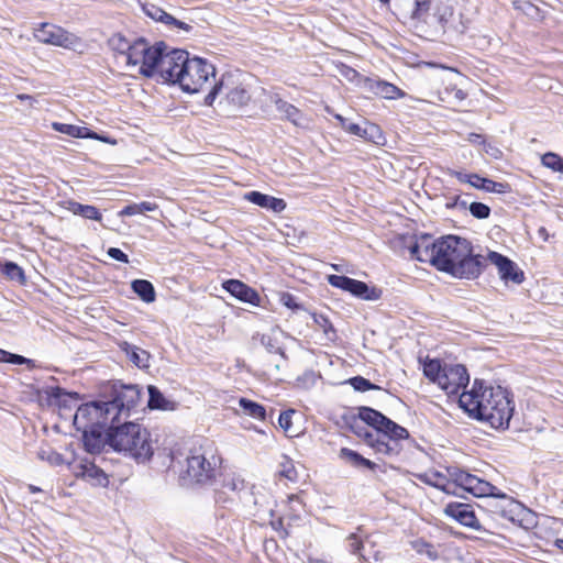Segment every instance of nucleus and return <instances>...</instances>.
I'll list each match as a JSON object with an SVG mask.
<instances>
[{
  "mask_svg": "<svg viewBox=\"0 0 563 563\" xmlns=\"http://www.w3.org/2000/svg\"><path fill=\"white\" fill-rule=\"evenodd\" d=\"M542 165L553 172L563 173V158L555 153L549 152L541 157Z\"/></svg>",
  "mask_w": 563,
  "mask_h": 563,
  "instance_id": "44",
  "label": "nucleus"
},
{
  "mask_svg": "<svg viewBox=\"0 0 563 563\" xmlns=\"http://www.w3.org/2000/svg\"><path fill=\"white\" fill-rule=\"evenodd\" d=\"M11 353L0 349V362L10 363Z\"/></svg>",
  "mask_w": 563,
  "mask_h": 563,
  "instance_id": "60",
  "label": "nucleus"
},
{
  "mask_svg": "<svg viewBox=\"0 0 563 563\" xmlns=\"http://www.w3.org/2000/svg\"><path fill=\"white\" fill-rule=\"evenodd\" d=\"M33 34L38 42L44 44L67 49H77L81 46L80 37L51 23H42L37 29H34Z\"/></svg>",
  "mask_w": 563,
  "mask_h": 563,
  "instance_id": "13",
  "label": "nucleus"
},
{
  "mask_svg": "<svg viewBox=\"0 0 563 563\" xmlns=\"http://www.w3.org/2000/svg\"><path fill=\"white\" fill-rule=\"evenodd\" d=\"M448 473L454 479L456 492L461 488L476 497H500L510 501L505 494L496 493L497 488L494 485L473 474L456 467L449 468Z\"/></svg>",
  "mask_w": 563,
  "mask_h": 563,
  "instance_id": "12",
  "label": "nucleus"
},
{
  "mask_svg": "<svg viewBox=\"0 0 563 563\" xmlns=\"http://www.w3.org/2000/svg\"><path fill=\"white\" fill-rule=\"evenodd\" d=\"M157 209H158L157 203L151 202V201H143L141 203H132V205L125 206L119 212V216L120 217H125V216L130 217V216L143 213V212H147V211H155Z\"/></svg>",
  "mask_w": 563,
  "mask_h": 563,
  "instance_id": "38",
  "label": "nucleus"
},
{
  "mask_svg": "<svg viewBox=\"0 0 563 563\" xmlns=\"http://www.w3.org/2000/svg\"><path fill=\"white\" fill-rule=\"evenodd\" d=\"M110 47L124 55L125 59L129 57V53L132 49V43L121 34H114L109 38Z\"/></svg>",
  "mask_w": 563,
  "mask_h": 563,
  "instance_id": "40",
  "label": "nucleus"
},
{
  "mask_svg": "<svg viewBox=\"0 0 563 563\" xmlns=\"http://www.w3.org/2000/svg\"><path fill=\"white\" fill-rule=\"evenodd\" d=\"M367 87L376 96L389 100H395L405 96V92L397 86L380 79H368Z\"/></svg>",
  "mask_w": 563,
  "mask_h": 563,
  "instance_id": "24",
  "label": "nucleus"
},
{
  "mask_svg": "<svg viewBox=\"0 0 563 563\" xmlns=\"http://www.w3.org/2000/svg\"><path fill=\"white\" fill-rule=\"evenodd\" d=\"M245 481L235 473L225 474L222 479V489L217 493L216 500L225 501L223 495L227 493L238 494L245 488Z\"/></svg>",
  "mask_w": 563,
  "mask_h": 563,
  "instance_id": "26",
  "label": "nucleus"
},
{
  "mask_svg": "<svg viewBox=\"0 0 563 563\" xmlns=\"http://www.w3.org/2000/svg\"><path fill=\"white\" fill-rule=\"evenodd\" d=\"M2 273L11 280L25 282L23 269L13 262H7L2 267Z\"/></svg>",
  "mask_w": 563,
  "mask_h": 563,
  "instance_id": "43",
  "label": "nucleus"
},
{
  "mask_svg": "<svg viewBox=\"0 0 563 563\" xmlns=\"http://www.w3.org/2000/svg\"><path fill=\"white\" fill-rule=\"evenodd\" d=\"M223 288L233 297L238 298L243 302H247L254 306H257L260 303L258 294L253 288L242 283L241 280L229 279L223 283Z\"/></svg>",
  "mask_w": 563,
  "mask_h": 563,
  "instance_id": "21",
  "label": "nucleus"
},
{
  "mask_svg": "<svg viewBox=\"0 0 563 563\" xmlns=\"http://www.w3.org/2000/svg\"><path fill=\"white\" fill-rule=\"evenodd\" d=\"M218 97H220L219 106L227 112L242 109L251 100V95L246 86L240 79V76L232 73H227L221 76L206 96L205 103L207 106H213Z\"/></svg>",
  "mask_w": 563,
  "mask_h": 563,
  "instance_id": "5",
  "label": "nucleus"
},
{
  "mask_svg": "<svg viewBox=\"0 0 563 563\" xmlns=\"http://www.w3.org/2000/svg\"><path fill=\"white\" fill-rule=\"evenodd\" d=\"M312 319L314 324L319 327L324 332L325 335L329 336L330 333H334V329L327 317L313 313Z\"/></svg>",
  "mask_w": 563,
  "mask_h": 563,
  "instance_id": "50",
  "label": "nucleus"
},
{
  "mask_svg": "<svg viewBox=\"0 0 563 563\" xmlns=\"http://www.w3.org/2000/svg\"><path fill=\"white\" fill-rule=\"evenodd\" d=\"M459 402L470 417L494 429H507L515 410L512 396L507 389L479 380L474 382L471 390L461 394Z\"/></svg>",
  "mask_w": 563,
  "mask_h": 563,
  "instance_id": "2",
  "label": "nucleus"
},
{
  "mask_svg": "<svg viewBox=\"0 0 563 563\" xmlns=\"http://www.w3.org/2000/svg\"><path fill=\"white\" fill-rule=\"evenodd\" d=\"M415 551L420 555H426L429 560L435 561L439 559V552L434 545L419 539L411 542Z\"/></svg>",
  "mask_w": 563,
  "mask_h": 563,
  "instance_id": "41",
  "label": "nucleus"
},
{
  "mask_svg": "<svg viewBox=\"0 0 563 563\" xmlns=\"http://www.w3.org/2000/svg\"><path fill=\"white\" fill-rule=\"evenodd\" d=\"M93 139L102 141L104 143L115 144V141L110 140L108 136H101V135H99L97 133H96V137H93Z\"/></svg>",
  "mask_w": 563,
  "mask_h": 563,
  "instance_id": "62",
  "label": "nucleus"
},
{
  "mask_svg": "<svg viewBox=\"0 0 563 563\" xmlns=\"http://www.w3.org/2000/svg\"><path fill=\"white\" fill-rule=\"evenodd\" d=\"M470 376L465 366L461 364L443 365V372L438 380V385L446 394H457L461 388L466 387Z\"/></svg>",
  "mask_w": 563,
  "mask_h": 563,
  "instance_id": "16",
  "label": "nucleus"
},
{
  "mask_svg": "<svg viewBox=\"0 0 563 563\" xmlns=\"http://www.w3.org/2000/svg\"><path fill=\"white\" fill-rule=\"evenodd\" d=\"M161 78L179 85L185 92L196 93L216 78V68L203 58L190 57L187 51L174 49L162 60Z\"/></svg>",
  "mask_w": 563,
  "mask_h": 563,
  "instance_id": "3",
  "label": "nucleus"
},
{
  "mask_svg": "<svg viewBox=\"0 0 563 563\" xmlns=\"http://www.w3.org/2000/svg\"><path fill=\"white\" fill-rule=\"evenodd\" d=\"M141 398V391L135 385H114L113 398L108 401L109 405H114L115 419L120 422L121 416L128 417L131 409L137 406Z\"/></svg>",
  "mask_w": 563,
  "mask_h": 563,
  "instance_id": "14",
  "label": "nucleus"
},
{
  "mask_svg": "<svg viewBox=\"0 0 563 563\" xmlns=\"http://www.w3.org/2000/svg\"><path fill=\"white\" fill-rule=\"evenodd\" d=\"M340 122L341 126L353 135H357L364 140L377 142L376 140L382 136L380 130L376 124L365 122L364 125L349 122L341 115L335 117Z\"/></svg>",
  "mask_w": 563,
  "mask_h": 563,
  "instance_id": "22",
  "label": "nucleus"
},
{
  "mask_svg": "<svg viewBox=\"0 0 563 563\" xmlns=\"http://www.w3.org/2000/svg\"><path fill=\"white\" fill-rule=\"evenodd\" d=\"M239 405L245 415L261 421L266 419V410L262 405L246 398H241Z\"/></svg>",
  "mask_w": 563,
  "mask_h": 563,
  "instance_id": "37",
  "label": "nucleus"
},
{
  "mask_svg": "<svg viewBox=\"0 0 563 563\" xmlns=\"http://www.w3.org/2000/svg\"><path fill=\"white\" fill-rule=\"evenodd\" d=\"M451 175L456 177L459 181L466 183V184H470L472 186V181H474V179L472 177L475 176L476 174H465V173H462V172H455L454 170V172L451 173Z\"/></svg>",
  "mask_w": 563,
  "mask_h": 563,
  "instance_id": "55",
  "label": "nucleus"
},
{
  "mask_svg": "<svg viewBox=\"0 0 563 563\" xmlns=\"http://www.w3.org/2000/svg\"><path fill=\"white\" fill-rule=\"evenodd\" d=\"M328 282L331 286L346 290L352 295L365 300H377L382 296V290L369 288L364 282L356 280L346 276L329 275Z\"/></svg>",
  "mask_w": 563,
  "mask_h": 563,
  "instance_id": "15",
  "label": "nucleus"
},
{
  "mask_svg": "<svg viewBox=\"0 0 563 563\" xmlns=\"http://www.w3.org/2000/svg\"><path fill=\"white\" fill-rule=\"evenodd\" d=\"M438 98L444 102H461L466 98V93L460 88L464 77L456 70L437 66L429 77Z\"/></svg>",
  "mask_w": 563,
  "mask_h": 563,
  "instance_id": "10",
  "label": "nucleus"
},
{
  "mask_svg": "<svg viewBox=\"0 0 563 563\" xmlns=\"http://www.w3.org/2000/svg\"><path fill=\"white\" fill-rule=\"evenodd\" d=\"M350 385L357 391H366L371 389H378L379 387L372 384L368 379L362 376H355L349 379Z\"/></svg>",
  "mask_w": 563,
  "mask_h": 563,
  "instance_id": "46",
  "label": "nucleus"
},
{
  "mask_svg": "<svg viewBox=\"0 0 563 563\" xmlns=\"http://www.w3.org/2000/svg\"><path fill=\"white\" fill-rule=\"evenodd\" d=\"M468 209L471 214L477 219H487L490 214V208L482 202H472Z\"/></svg>",
  "mask_w": 563,
  "mask_h": 563,
  "instance_id": "48",
  "label": "nucleus"
},
{
  "mask_svg": "<svg viewBox=\"0 0 563 563\" xmlns=\"http://www.w3.org/2000/svg\"><path fill=\"white\" fill-rule=\"evenodd\" d=\"M115 406L108 401H91L78 407L74 416V426L78 431L95 428H110L118 422L115 419Z\"/></svg>",
  "mask_w": 563,
  "mask_h": 563,
  "instance_id": "7",
  "label": "nucleus"
},
{
  "mask_svg": "<svg viewBox=\"0 0 563 563\" xmlns=\"http://www.w3.org/2000/svg\"><path fill=\"white\" fill-rule=\"evenodd\" d=\"M244 200L252 202L263 209L271 210L275 213L283 212L287 203L284 199L276 198L261 191H249L243 196Z\"/></svg>",
  "mask_w": 563,
  "mask_h": 563,
  "instance_id": "20",
  "label": "nucleus"
},
{
  "mask_svg": "<svg viewBox=\"0 0 563 563\" xmlns=\"http://www.w3.org/2000/svg\"><path fill=\"white\" fill-rule=\"evenodd\" d=\"M10 363H12V364H27V365H33V361H32V360L26 358V357H24V356H22V355L13 354V353H11Z\"/></svg>",
  "mask_w": 563,
  "mask_h": 563,
  "instance_id": "56",
  "label": "nucleus"
},
{
  "mask_svg": "<svg viewBox=\"0 0 563 563\" xmlns=\"http://www.w3.org/2000/svg\"><path fill=\"white\" fill-rule=\"evenodd\" d=\"M280 302L291 310H296V309L300 308V305L296 302L295 297L288 292L282 294Z\"/></svg>",
  "mask_w": 563,
  "mask_h": 563,
  "instance_id": "52",
  "label": "nucleus"
},
{
  "mask_svg": "<svg viewBox=\"0 0 563 563\" xmlns=\"http://www.w3.org/2000/svg\"><path fill=\"white\" fill-rule=\"evenodd\" d=\"M339 456H340V459L344 460L345 462H347L349 464H351L355 467H367L369 470H374L376 467L375 463L363 457L357 452H355L351 449H347V448H342L340 450Z\"/></svg>",
  "mask_w": 563,
  "mask_h": 563,
  "instance_id": "34",
  "label": "nucleus"
},
{
  "mask_svg": "<svg viewBox=\"0 0 563 563\" xmlns=\"http://www.w3.org/2000/svg\"><path fill=\"white\" fill-rule=\"evenodd\" d=\"M64 208L75 216H80L85 219L101 221L102 214L95 207L90 205H81L75 200H67L64 202Z\"/></svg>",
  "mask_w": 563,
  "mask_h": 563,
  "instance_id": "27",
  "label": "nucleus"
},
{
  "mask_svg": "<svg viewBox=\"0 0 563 563\" xmlns=\"http://www.w3.org/2000/svg\"><path fill=\"white\" fill-rule=\"evenodd\" d=\"M468 140L473 143H481L482 142V135L476 133H471L468 136Z\"/></svg>",
  "mask_w": 563,
  "mask_h": 563,
  "instance_id": "61",
  "label": "nucleus"
},
{
  "mask_svg": "<svg viewBox=\"0 0 563 563\" xmlns=\"http://www.w3.org/2000/svg\"><path fill=\"white\" fill-rule=\"evenodd\" d=\"M291 413H294L292 410L290 411H284L279 415V418H278V423L280 426V428L285 431V432H289L290 428H291Z\"/></svg>",
  "mask_w": 563,
  "mask_h": 563,
  "instance_id": "51",
  "label": "nucleus"
},
{
  "mask_svg": "<svg viewBox=\"0 0 563 563\" xmlns=\"http://www.w3.org/2000/svg\"><path fill=\"white\" fill-rule=\"evenodd\" d=\"M443 372V365L438 360H430L423 364L424 375L434 383H438Z\"/></svg>",
  "mask_w": 563,
  "mask_h": 563,
  "instance_id": "42",
  "label": "nucleus"
},
{
  "mask_svg": "<svg viewBox=\"0 0 563 563\" xmlns=\"http://www.w3.org/2000/svg\"><path fill=\"white\" fill-rule=\"evenodd\" d=\"M216 459H208L205 453L191 452L185 461H178L175 467L184 484H206L216 476Z\"/></svg>",
  "mask_w": 563,
  "mask_h": 563,
  "instance_id": "9",
  "label": "nucleus"
},
{
  "mask_svg": "<svg viewBox=\"0 0 563 563\" xmlns=\"http://www.w3.org/2000/svg\"><path fill=\"white\" fill-rule=\"evenodd\" d=\"M164 43L151 46L144 38H137L132 43L126 64L140 66V73L145 77L161 76V64L165 58Z\"/></svg>",
  "mask_w": 563,
  "mask_h": 563,
  "instance_id": "8",
  "label": "nucleus"
},
{
  "mask_svg": "<svg viewBox=\"0 0 563 563\" xmlns=\"http://www.w3.org/2000/svg\"><path fill=\"white\" fill-rule=\"evenodd\" d=\"M76 475L78 477H82L92 485H108V478L104 472L100 467L96 466L93 463L90 462L80 463L76 467Z\"/></svg>",
  "mask_w": 563,
  "mask_h": 563,
  "instance_id": "23",
  "label": "nucleus"
},
{
  "mask_svg": "<svg viewBox=\"0 0 563 563\" xmlns=\"http://www.w3.org/2000/svg\"><path fill=\"white\" fill-rule=\"evenodd\" d=\"M358 418L366 424L373 427L376 431L375 437L389 440H405L409 437V432L404 427L397 424L382 412L369 408L362 407L358 411Z\"/></svg>",
  "mask_w": 563,
  "mask_h": 563,
  "instance_id": "11",
  "label": "nucleus"
},
{
  "mask_svg": "<svg viewBox=\"0 0 563 563\" xmlns=\"http://www.w3.org/2000/svg\"><path fill=\"white\" fill-rule=\"evenodd\" d=\"M37 456L40 460L46 461L51 465H60L64 462L62 454L54 451L49 446L41 448L37 452Z\"/></svg>",
  "mask_w": 563,
  "mask_h": 563,
  "instance_id": "45",
  "label": "nucleus"
},
{
  "mask_svg": "<svg viewBox=\"0 0 563 563\" xmlns=\"http://www.w3.org/2000/svg\"><path fill=\"white\" fill-rule=\"evenodd\" d=\"M493 499H489L487 500V506L488 507H492L493 508V512L494 514H497V515H500L501 517H506L507 514H506V506L505 505H499V503L501 501L503 504H506V505H512V499L507 497V499H509L510 501H507V500H504L503 498L500 497H492Z\"/></svg>",
  "mask_w": 563,
  "mask_h": 563,
  "instance_id": "47",
  "label": "nucleus"
},
{
  "mask_svg": "<svg viewBox=\"0 0 563 563\" xmlns=\"http://www.w3.org/2000/svg\"><path fill=\"white\" fill-rule=\"evenodd\" d=\"M104 429L106 428H95L81 431L85 449L89 453L101 452L104 444L108 443L107 435L104 437Z\"/></svg>",
  "mask_w": 563,
  "mask_h": 563,
  "instance_id": "25",
  "label": "nucleus"
},
{
  "mask_svg": "<svg viewBox=\"0 0 563 563\" xmlns=\"http://www.w3.org/2000/svg\"><path fill=\"white\" fill-rule=\"evenodd\" d=\"M167 25H170V26H176L180 30H184L185 32H189L191 31L192 26L190 24H187L183 21H179L175 18V21L174 22H168Z\"/></svg>",
  "mask_w": 563,
  "mask_h": 563,
  "instance_id": "57",
  "label": "nucleus"
},
{
  "mask_svg": "<svg viewBox=\"0 0 563 563\" xmlns=\"http://www.w3.org/2000/svg\"><path fill=\"white\" fill-rule=\"evenodd\" d=\"M453 16V7L449 0H413L410 18L416 26H426L435 32L444 31Z\"/></svg>",
  "mask_w": 563,
  "mask_h": 563,
  "instance_id": "6",
  "label": "nucleus"
},
{
  "mask_svg": "<svg viewBox=\"0 0 563 563\" xmlns=\"http://www.w3.org/2000/svg\"><path fill=\"white\" fill-rule=\"evenodd\" d=\"M410 253L416 260L430 263L439 271L457 278H477L484 265L479 255L472 254L471 243L454 235L438 240L421 235L410 247Z\"/></svg>",
  "mask_w": 563,
  "mask_h": 563,
  "instance_id": "1",
  "label": "nucleus"
},
{
  "mask_svg": "<svg viewBox=\"0 0 563 563\" xmlns=\"http://www.w3.org/2000/svg\"><path fill=\"white\" fill-rule=\"evenodd\" d=\"M132 289L145 302L150 303L155 300V290L153 285L145 279H135L132 282Z\"/></svg>",
  "mask_w": 563,
  "mask_h": 563,
  "instance_id": "36",
  "label": "nucleus"
},
{
  "mask_svg": "<svg viewBox=\"0 0 563 563\" xmlns=\"http://www.w3.org/2000/svg\"><path fill=\"white\" fill-rule=\"evenodd\" d=\"M318 377L319 376L313 371H308L302 376L298 377V382H302V384L314 385Z\"/></svg>",
  "mask_w": 563,
  "mask_h": 563,
  "instance_id": "54",
  "label": "nucleus"
},
{
  "mask_svg": "<svg viewBox=\"0 0 563 563\" xmlns=\"http://www.w3.org/2000/svg\"><path fill=\"white\" fill-rule=\"evenodd\" d=\"M418 479L427 485L433 486L449 495H457L454 479L438 471H428L417 475Z\"/></svg>",
  "mask_w": 563,
  "mask_h": 563,
  "instance_id": "19",
  "label": "nucleus"
},
{
  "mask_svg": "<svg viewBox=\"0 0 563 563\" xmlns=\"http://www.w3.org/2000/svg\"><path fill=\"white\" fill-rule=\"evenodd\" d=\"M122 350L128 355L129 360L140 368H147L150 366V353L143 349L124 342Z\"/></svg>",
  "mask_w": 563,
  "mask_h": 563,
  "instance_id": "30",
  "label": "nucleus"
},
{
  "mask_svg": "<svg viewBox=\"0 0 563 563\" xmlns=\"http://www.w3.org/2000/svg\"><path fill=\"white\" fill-rule=\"evenodd\" d=\"M107 439L113 450L128 453L137 461H147L153 454L150 433L137 423L111 424Z\"/></svg>",
  "mask_w": 563,
  "mask_h": 563,
  "instance_id": "4",
  "label": "nucleus"
},
{
  "mask_svg": "<svg viewBox=\"0 0 563 563\" xmlns=\"http://www.w3.org/2000/svg\"><path fill=\"white\" fill-rule=\"evenodd\" d=\"M148 407L151 409L174 410V401L166 399L159 389L153 385L148 386Z\"/></svg>",
  "mask_w": 563,
  "mask_h": 563,
  "instance_id": "31",
  "label": "nucleus"
},
{
  "mask_svg": "<svg viewBox=\"0 0 563 563\" xmlns=\"http://www.w3.org/2000/svg\"><path fill=\"white\" fill-rule=\"evenodd\" d=\"M306 563H330L325 560L316 559V558H308Z\"/></svg>",
  "mask_w": 563,
  "mask_h": 563,
  "instance_id": "63",
  "label": "nucleus"
},
{
  "mask_svg": "<svg viewBox=\"0 0 563 563\" xmlns=\"http://www.w3.org/2000/svg\"><path fill=\"white\" fill-rule=\"evenodd\" d=\"M107 253L111 258H113L115 261H119L122 263H129L128 255L124 252H122L120 249L110 247Z\"/></svg>",
  "mask_w": 563,
  "mask_h": 563,
  "instance_id": "53",
  "label": "nucleus"
},
{
  "mask_svg": "<svg viewBox=\"0 0 563 563\" xmlns=\"http://www.w3.org/2000/svg\"><path fill=\"white\" fill-rule=\"evenodd\" d=\"M443 511L448 517L456 520L465 527L476 530L481 528L472 507L467 504L450 503L444 507Z\"/></svg>",
  "mask_w": 563,
  "mask_h": 563,
  "instance_id": "18",
  "label": "nucleus"
},
{
  "mask_svg": "<svg viewBox=\"0 0 563 563\" xmlns=\"http://www.w3.org/2000/svg\"><path fill=\"white\" fill-rule=\"evenodd\" d=\"M361 532L362 529L358 527L356 532H353L346 537L347 550L351 554L357 556L361 563H368L369 556L364 553L365 539Z\"/></svg>",
  "mask_w": 563,
  "mask_h": 563,
  "instance_id": "29",
  "label": "nucleus"
},
{
  "mask_svg": "<svg viewBox=\"0 0 563 563\" xmlns=\"http://www.w3.org/2000/svg\"><path fill=\"white\" fill-rule=\"evenodd\" d=\"M487 260L498 268V274L504 282L510 280L516 284L523 282V273L508 257L497 252H489Z\"/></svg>",
  "mask_w": 563,
  "mask_h": 563,
  "instance_id": "17",
  "label": "nucleus"
},
{
  "mask_svg": "<svg viewBox=\"0 0 563 563\" xmlns=\"http://www.w3.org/2000/svg\"><path fill=\"white\" fill-rule=\"evenodd\" d=\"M279 475L289 481H295L297 478L296 468L290 460L285 457L284 462L280 463Z\"/></svg>",
  "mask_w": 563,
  "mask_h": 563,
  "instance_id": "49",
  "label": "nucleus"
},
{
  "mask_svg": "<svg viewBox=\"0 0 563 563\" xmlns=\"http://www.w3.org/2000/svg\"><path fill=\"white\" fill-rule=\"evenodd\" d=\"M52 128L59 133L67 134L73 137L86 139L96 137V132H91L86 126H78L73 124L53 122Z\"/></svg>",
  "mask_w": 563,
  "mask_h": 563,
  "instance_id": "32",
  "label": "nucleus"
},
{
  "mask_svg": "<svg viewBox=\"0 0 563 563\" xmlns=\"http://www.w3.org/2000/svg\"><path fill=\"white\" fill-rule=\"evenodd\" d=\"M277 110L291 123L295 125L302 124V113L295 106L288 103L287 101L276 98L274 100Z\"/></svg>",
  "mask_w": 563,
  "mask_h": 563,
  "instance_id": "33",
  "label": "nucleus"
},
{
  "mask_svg": "<svg viewBox=\"0 0 563 563\" xmlns=\"http://www.w3.org/2000/svg\"><path fill=\"white\" fill-rule=\"evenodd\" d=\"M364 435L377 453L385 455H397L400 451L398 444L399 440L382 439L380 437L374 438V434L368 432H365Z\"/></svg>",
  "mask_w": 563,
  "mask_h": 563,
  "instance_id": "28",
  "label": "nucleus"
},
{
  "mask_svg": "<svg viewBox=\"0 0 563 563\" xmlns=\"http://www.w3.org/2000/svg\"><path fill=\"white\" fill-rule=\"evenodd\" d=\"M474 181H472V187L482 189L486 192H497L504 194L508 190V185L504 183H497L488 178L481 177L479 175H475L472 177Z\"/></svg>",
  "mask_w": 563,
  "mask_h": 563,
  "instance_id": "35",
  "label": "nucleus"
},
{
  "mask_svg": "<svg viewBox=\"0 0 563 563\" xmlns=\"http://www.w3.org/2000/svg\"><path fill=\"white\" fill-rule=\"evenodd\" d=\"M555 543H556V545H558L560 549H562V550H563V539H558V540L555 541Z\"/></svg>",
  "mask_w": 563,
  "mask_h": 563,
  "instance_id": "64",
  "label": "nucleus"
},
{
  "mask_svg": "<svg viewBox=\"0 0 563 563\" xmlns=\"http://www.w3.org/2000/svg\"><path fill=\"white\" fill-rule=\"evenodd\" d=\"M144 13L153 19L154 21H158L165 23L167 25L168 22H174L175 18L167 12H165L162 8L155 4H144L143 5Z\"/></svg>",
  "mask_w": 563,
  "mask_h": 563,
  "instance_id": "39",
  "label": "nucleus"
},
{
  "mask_svg": "<svg viewBox=\"0 0 563 563\" xmlns=\"http://www.w3.org/2000/svg\"><path fill=\"white\" fill-rule=\"evenodd\" d=\"M342 74L349 79V80H353L358 74L356 73V70H354L353 68H350V67H345L342 71Z\"/></svg>",
  "mask_w": 563,
  "mask_h": 563,
  "instance_id": "59",
  "label": "nucleus"
},
{
  "mask_svg": "<svg viewBox=\"0 0 563 563\" xmlns=\"http://www.w3.org/2000/svg\"><path fill=\"white\" fill-rule=\"evenodd\" d=\"M16 99H19L21 101H27L30 107H34V104L36 103V100L34 97H32L30 95H25V93L16 95Z\"/></svg>",
  "mask_w": 563,
  "mask_h": 563,
  "instance_id": "58",
  "label": "nucleus"
}]
</instances>
